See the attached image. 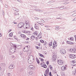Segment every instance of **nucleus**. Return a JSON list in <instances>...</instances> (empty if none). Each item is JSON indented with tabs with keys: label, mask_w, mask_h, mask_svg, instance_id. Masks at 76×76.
I'll return each instance as SVG.
<instances>
[{
	"label": "nucleus",
	"mask_w": 76,
	"mask_h": 76,
	"mask_svg": "<svg viewBox=\"0 0 76 76\" xmlns=\"http://www.w3.org/2000/svg\"><path fill=\"white\" fill-rule=\"evenodd\" d=\"M49 75L50 76H52V75H51V72H50V73L49 74Z\"/></svg>",
	"instance_id": "36"
},
{
	"label": "nucleus",
	"mask_w": 76,
	"mask_h": 76,
	"mask_svg": "<svg viewBox=\"0 0 76 76\" xmlns=\"http://www.w3.org/2000/svg\"><path fill=\"white\" fill-rule=\"evenodd\" d=\"M73 3H76V0H73Z\"/></svg>",
	"instance_id": "45"
},
{
	"label": "nucleus",
	"mask_w": 76,
	"mask_h": 76,
	"mask_svg": "<svg viewBox=\"0 0 76 76\" xmlns=\"http://www.w3.org/2000/svg\"><path fill=\"white\" fill-rule=\"evenodd\" d=\"M39 56H40V57H44V56L43 55H42V54H41L40 53H39Z\"/></svg>",
	"instance_id": "20"
},
{
	"label": "nucleus",
	"mask_w": 76,
	"mask_h": 76,
	"mask_svg": "<svg viewBox=\"0 0 76 76\" xmlns=\"http://www.w3.org/2000/svg\"><path fill=\"white\" fill-rule=\"evenodd\" d=\"M73 50H74V49H69L70 51H71V52L73 51Z\"/></svg>",
	"instance_id": "31"
},
{
	"label": "nucleus",
	"mask_w": 76,
	"mask_h": 76,
	"mask_svg": "<svg viewBox=\"0 0 76 76\" xmlns=\"http://www.w3.org/2000/svg\"><path fill=\"white\" fill-rule=\"evenodd\" d=\"M49 72V68H48L45 71V74L46 75H47L48 74Z\"/></svg>",
	"instance_id": "6"
},
{
	"label": "nucleus",
	"mask_w": 76,
	"mask_h": 76,
	"mask_svg": "<svg viewBox=\"0 0 76 76\" xmlns=\"http://www.w3.org/2000/svg\"><path fill=\"white\" fill-rule=\"evenodd\" d=\"M41 25V26H43V25H44V24L42 23L40 24Z\"/></svg>",
	"instance_id": "55"
},
{
	"label": "nucleus",
	"mask_w": 76,
	"mask_h": 76,
	"mask_svg": "<svg viewBox=\"0 0 76 76\" xmlns=\"http://www.w3.org/2000/svg\"><path fill=\"white\" fill-rule=\"evenodd\" d=\"M60 63V64H60V65H62V64H63V61L61 60Z\"/></svg>",
	"instance_id": "26"
},
{
	"label": "nucleus",
	"mask_w": 76,
	"mask_h": 76,
	"mask_svg": "<svg viewBox=\"0 0 76 76\" xmlns=\"http://www.w3.org/2000/svg\"><path fill=\"white\" fill-rule=\"evenodd\" d=\"M59 26H56L55 29L57 31H58V30H59L60 29V28H59Z\"/></svg>",
	"instance_id": "13"
},
{
	"label": "nucleus",
	"mask_w": 76,
	"mask_h": 76,
	"mask_svg": "<svg viewBox=\"0 0 76 76\" xmlns=\"http://www.w3.org/2000/svg\"><path fill=\"white\" fill-rule=\"evenodd\" d=\"M26 51V50H27V48L26 47L24 48L23 49V51H24V52H26V51H27H27Z\"/></svg>",
	"instance_id": "16"
},
{
	"label": "nucleus",
	"mask_w": 76,
	"mask_h": 76,
	"mask_svg": "<svg viewBox=\"0 0 76 76\" xmlns=\"http://www.w3.org/2000/svg\"><path fill=\"white\" fill-rule=\"evenodd\" d=\"M35 19H37V20H39V18L37 17H35Z\"/></svg>",
	"instance_id": "40"
},
{
	"label": "nucleus",
	"mask_w": 76,
	"mask_h": 76,
	"mask_svg": "<svg viewBox=\"0 0 76 76\" xmlns=\"http://www.w3.org/2000/svg\"><path fill=\"white\" fill-rule=\"evenodd\" d=\"M31 29V30H32V31H34V28L33 27H32Z\"/></svg>",
	"instance_id": "49"
},
{
	"label": "nucleus",
	"mask_w": 76,
	"mask_h": 76,
	"mask_svg": "<svg viewBox=\"0 0 76 76\" xmlns=\"http://www.w3.org/2000/svg\"><path fill=\"white\" fill-rule=\"evenodd\" d=\"M34 62V57L32 55H30L28 58V62L29 64H32Z\"/></svg>",
	"instance_id": "1"
},
{
	"label": "nucleus",
	"mask_w": 76,
	"mask_h": 76,
	"mask_svg": "<svg viewBox=\"0 0 76 76\" xmlns=\"http://www.w3.org/2000/svg\"><path fill=\"white\" fill-rule=\"evenodd\" d=\"M14 47L16 48V45H14Z\"/></svg>",
	"instance_id": "56"
},
{
	"label": "nucleus",
	"mask_w": 76,
	"mask_h": 76,
	"mask_svg": "<svg viewBox=\"0 0 76 76\" xmlns=\"http://www.w3.org/2000/svg\"><path fill=\"white\" fill-rule=\"evenodd\" d=\"M53 48H54L57 47V44H55L54 42L53 43Z\"/></svg>",
	"instance_id": "12"
},
{
	"label": "nucleus",
	"mask_w": 76,
	"mask_h": 76,
	"mask_svg": "<svg viewBox=\"0 0 76 76\" xmlns=\"http://www.w3.org/2000/svg\"><path fill=\"white\" fill-rule=\"evenodd\" d=\"M45 27H46V28H50V26H45Z\"/></svg>",
	"instance_id": "38"
},
{
	"label": "nucleus",
	"mask_w": 76,
	"mask_h": 76,
	"mask_svg": "<svg viewBox=\"0 0 76 76\" xmlns=\"http://www.w3.org/2000/svg\"><path fill=\"white\" fill-rule=\"evenodd\" d=\"M27 26H28V25H26V26L24 25V26H23V28L24 29H27L28 28V27H27Z\"/></svg>",
	"instance_id": "14"
},
{
	"label": "nucleus",
	"mask_w": 76,
	"mask_h": 76,
	"mask_svg": "<svg viewBox=\"0 0 76 76\" xmlns=\"http://www.w3.org/2000/svg\"><path fill=\"white\" fill-rule=\"evenodd\" d=\"M20 37L22 38H26V36L24 34H21Z\"/></svg>",
	"instance_id": "10"
},
{
	"label": "nucleus",
	"mask_w": 76,
	"mask_h": 76,
	"mask_svg": "<svg viewBox=\"0 0 76 76\" xmlns=\"http://www.w3.org/2000/svg\"><path fill=\"white\" fill-rule=\"evenodd\" d=\"M26 44H29V42L27 41L26 42Z\"/></svg>",
	"instance_id": "50"
},
{
	"label": "nucleus",
	"mask_w": 76,
	"mask_h": 76,
	"mask_svg": "<svg viewBox=\"0 0 76 76\" xmlns=\"http://www.w3.org/2000/svg\"><path fill=\"white\" fill-rule=\"evenodd\" d=\"M15 15H19V13L18 12H16L15 13Z\"/></svg>",
	"instance_id": "42"
},
{
	"label": "nucleus",
	"mask_w": 76,
	"mask_h": 76,
	"mask_svg": "<svg viewBox=\"0 0 76 76\" xmlns=\"http://www.w3.org/2000/svg\"><path fill=\"white\" fill-rule=\"evenodd\" d=\"M46 63L47 64V65L49 64V62L48 61H47Z\"/></svg>",
	"instance_id": "44"
},
{
	"label": "nucleus",
	"mask_w": 76,
	"mask_h": 76,
	"mask_svg": "<svg viewBox=\"0 0 76 76\" xmlns=\"http://www.w3.org/2000/svg\"><path fill=\"white\" fill-rule=\"evenodd\" d=\"M40 65H41V66L42 67H44V68H45V69H46V68H47V65L45 64L42 65V63H41Z\"/></svg>",
	"instance_id": "9"
},
{
	"label": "nucleus",
	"mask_w": 76,
	"mask_h": 76,
	"mask_svg": "<svg viewBox=\"0 0 76 76\" xmlns=\"http://www.w3.org/2000/svg\"><path fill=\"white\" fill-rule=\"evenodd\" d=\"M68 4V3H67L66 2H64V4Z\"/></svg>",
	"instance_id": "61"
},
{
	"label": "nucleus",
	"mask_w": 76,
	"mask_h": 76,
	"mask_svg": "<svg viewBox=\"0 0 76 76\" xmlns=\"http://www.w3.org/2000/svg\"><path fill=\"white\" fill-rule=\"evenodd\" d=\"M72 42H70L69 44H72Z\"/></svg>",
	"instance_id": "64"
},
{
	"label": "nucleus",
	"mask_w": 76,
	"mask_h": 76,
	"mask_svg": "<svg viewBox=\"0 0 76 76\" xmlns=\"http://www.w3.org/2000/svg\"><path fill=\"white\" fill-rule=\"evenodd\" d=\"M25 23L26 25H28V24L29 23V21L26 20L25 21Z\"/></svg>",
	"instance_id": "15"
},
{
	"label": "nucleus",
	"mask_w": 76,
	"mask_h": 76,
	"mask_svg": "<svg viewBox=\"0 0 76 76\" xmlns=\"http://www.w3.org/2000/svg\"><path fill=\"white\" fill-rule=\"evenodd\" d=\"M35 36H32L31 37V38L32 39H35Z\"/></svg>",
	"instance_id": "18"
},
{
	"label": "nucleus",
	"mask_w": 76,
	"mask_h": 76,
	"mask_svg": "<svg viewBox=\"0 0 76 76\" xmlns=\"http://www.w3.org/2000/svg\"><path fill=\"white\" fill-rule=\"evenodd\" d=\"M70 39L71 41H73L74 38H73L72 37H71L70 38Z\"/></svg>",
	"instance_id": "27"
},
{
	"label": "nucleus",
	"mask_w": 76,
	"mask_h": 76,
	"mask_svg": "<svg viewBox=\"0 0 76 76\" xmlns=\"http://www.w3.org/2000/svg\"><path fill=\"white\" fill-rule=\"evenodd\" d=\"M73 56V55H72V54H71V55L69 56V57L70 58H71Z\"/></svg>",
	"instance_id": "41"
},
{
	"label": "nucleus",
	"mask_w": 76,
	"mask_h": 76,
	"mask_svg": "<svg viewBox=\"0 0 76 76\" xmlns=\"http://www.w3.org/2000/svg\"><path fill=\"white\" fill-rule=\"evenodd\" d=\"M22 52H21V53L20 52L19 53V54H20V55H22Z\"/></svg>",
	"instance_id": "48"
},
{
	"label": "nucleus",
	"mask_w": 76,
	"mask_h": 76,
	"mask_svg": "<svg viewBox=\"0 0 76 76\" xmlns=\"http://www.w3.org/2000/svg\"><path fill=\"white\" fill-rule=\"evenodd\" d=\"M61 70H65L66 69H66V67L65 66H63L62 67Z\"/></svg>",
	"instance_id": "19"
},
{
	"label": "nucleus",
	"mask_w": 76,
	"mask_h": 76,
	"mask_svg": "<svg viewBox=\"0 0 76 76\" xmlns=\"http://www.w3.org/2000/svg\"><path fill=\"white\" fill-rule=\"evenodd\" d=\"M34 33L35 35H36V36H37L38 35V33L37 31H35Z\"/></svg>",
	"instance_id": "25"
},
{
	"label": "nucleus",
	"mask_w": 76,
	"mask_h": 76,
	"mask_svg": "<svg viewBox=\"0 0 76 76\" xmlns=\"http://www.w3.org/2000/svg\"><path fill=\"white\" fill-rule=\"evenodd\" d=\"M29 74L30 75H32V74H33V72L31 71H30L29 72Z\"/></svg>",
	"instance_id": "29"
},
{
	"label": "nucleus",
	"mask_w": 76,
	"mask_h": 76,
	"mask_svg": "<svg viewBox=\"0 0 76 76\" xmlns=\"http://www.w3.org/2000/svg\"><path fill=\"white\" fill-rule=\"evenodd\" d=\"M29 38L27 37L26 39V40H27V41L29 40Z\"/></svg>",
	"instance_id": "47"
},
{
	"label": "nucleus",
	"mask_w": 76,
	"mask_h": 76,
	"mask_svg": "<svg viewBox=\"0 0 76 76\" xmlns=\"http://www.w3.org/2000/svg\"><path fill=\"white\" fill-rule=\"evenodd\" d=\"M9 36L10 37H12L13 36V33H11L9 34Z\"/></svg>",
	"instance_id": "22"
},
{
	"label": "nucleus",
	"mask_w": 76,
	"mask_h": 76,
	"mask_svg": "<svg viewBox=\"0 0 76 76\" xmlns=\"http://www.w3.org/2000/svg\"><path fill=\"white\" fill-rule=\"evenodd\" d=\"M62 44H64V42H63Z\"/></svg>",
	"instance_id": "58"
},
{
	"label": "nucleus",
	"mask_w": 76,
	"mask_h": 76,
	"mask_svg": "<svg viewBox=\"0 0 76 76\" xmlns=\"http://www.w3.org/2000/svg\"><path fill=\"white\" fill-rule=\"evenodd\" d=\"M55 44H57V41H55V42H54Z\"/></svg>",
	"instance_id": "62"
},
{
	"label": "nucleus",
	"mask_w": 76,
	"mask_h": 76,
	"mask_svg": "<svg viewBox=\"0 0 76 76\" xmlns=\"http://www.w3.org/2000/svg\"><path fill=\"white\" fill-rule=\"evenodd\" d=\"M71 58L72 59L75 58V57H74L73 56H72V57Z\"/></svg>",
	"instance_id": "59"
},
{
	"label": "nucleus",
	"mask_w": 76,
	"mask_h": 76,
	"mask_svg": "<svg viewBox=\"0 0 76 76\" xmlns=\"http://www.w3.org/2000/svg\"><path fill=\"white\" fill-rule=\"evenodd\" d=\"M34 28L36 29H38L39 28V25L38 24H36L35 25Z\"/></svg>",
	"instance_id": "8"
},
{
	"label": "nucleus",
	"mask_w": 76,
	"mask_h": 76,
	"mask_svg": "<svg viewBox=\"0 0 76 76\" xmlns=\"http://www.w3.org/2000/svg\"><path fill=\"white\" fill-rule=\"evenodd\" d=\"M41 22H43V23L45 22V21H44L43 20H41Z\"/></svg>",
	"instance_id": "43"
},
{
	"label": "nucleus",
	"mask_w": 76,
	"mask_h": 76,
	"mask_svg": "<svg viewBox=\"0 0 76 76\" xmlns=\"http://www.w3.org/2000/svg\"><path fill=\"white\" fill-rule=\"evenodd\" d=\"M16 48H13V47H11L10 49V52L11 53H14L16 52Z\"/></svg>",
	"instance_id": "2"
},
{
	"label": "nucleus",
	"mask_w": 76,
	"mask_h": 76,
	"mask_svg": "<svg viewBox=\"0 0 76 76\" xmlns=\"http://www.w3.org/2000/svg\"><path fill=\"white\" fill-rule=\"evenodd\" d=\"M36 10V11H39V12H40V10H39L37 9V10Z\"/></svg>",
	"instance_id": "54"
},
{
	"label": "nucleus",
	"mask_w": 76,
	"mask_h": 76,
	"mask_svg": "<svg viewBox=\"0 0 76 76\" xmlns=\"http://www.w3.org/2000/svg\"><path fill=\"white\" fill-rule=\"evenodd\" d=\"M46 30H50V29H49V28H46Z\"/></svg>",
	"instance_id": "63"
},
{
	"label": "nucleus",
	"mask_w": 76,
	"mask_h": 76,
	"mask_svg": "<svg viewBox=\"0 0 76 76\" xmlns=\"http://www.w3.org/2000/svg\"><path fill=\"white\" fill-rule=\"evenodd\" d=\"M9 69H14L15 67V66H14V65L13 64H11L9 66Z\"/></svg>",
	"instance_id": "5"
},
{
	"label": "nucleus",
	"mask_w": 76,
	"mask_h": 76,
	"mask_svg": "<svg viewBox=\"0 0 76 76\" xmlns=\"http://www.w3.org/2000/svg\"><path fill=\"white\" fill-rule=\"evenodd\" d=\"M75 61L74 62V61H72V62L73 63H75Z\"/></svg>",
	"instance_id": "60"
},
{
	"label": "nucleus",
	"mask_w": 76,
	"mask_h": 76,
	"mask_svg": "<svg viewBox=\"0 0 76 76\" xmlns=\"http://www.w3.org/2000/svg\"><path fill=\"white\" fill-rule=\"evenodd\" d=\"M61 61V60H58V63L59 64H60V62Z\"/></svg>",
	"instance_id": "21"
},
{
	"label": "nucleus",
	"mask_w": 76,
	"mask_h": 76,
	"mask_svg": "<svg viewBox=\"0 0 76 76\" xmlns=\"http://www.w3.org/2000/svg\"><path fill=\"white\" fill-rule=\"evenodd\" d=\"M60 53L62 54H66V51L62 49L60 51Z\"/></svg>",
	"instance_id": "7"
},
{
	"label": "nucleus",
	"mask_w": 76,
	"mask_h": 76,
	"mask_svg": "<svg viewBox=\"0 0 76 76\" xmlns=\"http://www.w3.org/2000/svg\"><path fill=\"white\" fill-rule=\"evenodd\" d=\"M50 69H52V66H51V65H50Z\"/></svg>",
	"instance_id": "51"
},
{
	"label": "nucleus",
	"mask_w": 76,
	"mask_h": 76,
	"mask_svg": "<svg viewBox=\"0 0 76 76\" xmlns=\"http://www.w3.org/2000/svg\"><path fill=\"white\" fill-rule=\"evenodd\" d=\"M36 48H37V49H38L39 48V47H38L37 46H36Z\"/></svg>",
	"instance_id": "57"
},
{
	"label": "nucleus",
	"mask_w": 76,
	"mask_h": 76,
	"mask_svg": "<svg viewBox=\"0 0 76 76\" xmlns=\"http://www.w3.org/2000/svg\"><path fill=\"white\" fill-rule=\"evenodd\" d=\"M64 8H63V7H61L60 8V10H62L63 9H64Z\"/></svg>",
	"instance_id": "39"
},
{
	"label": "nucleus",
	"mask_w": 76,
	"mask_h": 76,
	"mask_svg": "<svg viewBox=\"0 0 76 76\" xmlns=\"http://www.w3.org/2000/svg\"><path fill=\"white\" fill-rule=\"evenodd\" d=\"M5 7H6V8H7V5H5Z\"/></svg>",
	"instance_id": "52"
},
{
	"label": "nucleus",
	"mask_w": 76,
	"mask_h": 76,
	"mask_svg": "<svg viewBox=\"0 0 76 76\" xmlns=\"http://www.w3.org/2000/svg\"><path fill=\"white\" fill-rule=\"evenodd\" d=\"M8 76H10V75H11V74H10V73H8Z\"/></svg>",
	"instance_id": "53"
},
{
	"label": "nucleus",
	"mask_w": 76,
	"mask_h": 76,
	"mask_svg": "<svg viewBox=\"0 0 76 76\" xmlns=\"http://www.w3.org/2000/svg\"><path fill=\"white\" fill-rule=\"evenodd\" d=\"M36 61L38 64H40V62L39 61V59L37 58H36Z\"/></svg>",
	"instance_id": "11"
},
{
	"label": "nucleus",
	"mask_w": 76,
	"mask_h": 76,
	"mask_svg": "<svg viewBox=\"0 0 76 76\" xmlns=\"http://www.w3.org/2000/svg\"><path fill=\"white\" fill-rule=\"evenodd\" d=\"M52 44H53V42H51L49 44H48V45L50 47H51V46H52Z\"/></svg>",
	"instance_id": "17"
},
{
	"label": "nucleus",
	"mask_w": 76,
	"mask_h": 76,
	"mask_svg": "<svg viewBox=\"0 0 76 76\" xmlns=\"http://www.w3.org/2000/svg\"><path fill=\"white\" fill-rule=\"evenodd\" d=\"M72 16H76V13H74V14H73L72 15Z\"/></svg>",
	"instance_id": "33"
},
{
	"label": "nucleus",
	"mask_w": 76,
	"mask_h": 76,
	"mask_svg": "<svg viewBox=\"0 0 76 76\" xmlns=\"http://www.w3.org/2000/svg\"><path fill=\"white\" fill-rule=\"evenodd\" d=\"M2 14L3 16H4V11L3 10H2Z\"/></svg>",
	"instance_id": "23"
},
{
	"label": "nucleus",
	"mask_w": 76,
	"mask_h": 76,
	"mask_svg": "<svg viewBox=\"0 0 76 76\" xmlns=\"http://www.w3.org/2000/svg\"><path fill=\"white\" fill-rule=\"evenodd\" d=\"M74 52H76V48L74 49Z\"/></svg>",
	"instance_id": "46"
},
{
	"label": "nucleus",
	"mask_w": 76,
	"mask_h": 76,
	"mask_svg": "<svg viewBox=\"0 0 76 76\" xmlns=\"http://www.w3.org/2000/svg\"><path fill=\"white\" fill-rule=\"evenodd\" d=\"M1 66H6V64L4 63H2L1 64Z\"/></svg>",
	"instance_id": "35"
},
{
	"label": "nucleus",
	"mask_w": 76,
	"mask_h": 76,
	"mask_svg": "<svg viewBox=\"0 0 76 76\" xmlns=\"http://www.w3.org/2000/svg\"><path fill=\"white\" fill-rule=\"evenodd\" d=\"M29 67L30 69H33V67H32L31 66H29Z\"/></svg>",
	"instance_id": "30"
},
{
	"label": "nucleus",
	"mask_w": 76,
	"mask_h": 76,
	"mask_svg": "<svg viewBox=\"0 0 76 76\" xmlns=\"http://www.w3.org/2000/svg\"><path fill=\"white\" fill-rule=\"evenodd\" d=\"M29 50V48H27V50H24V51H27V52H28V50Z\"/></svg>",
	"instance_id": "32"
},
{
	"label": "nucleus",
	"mask_w": 76,
	"mask_h": 76,
	"mask_svg": "<svg viewBox=\"0 0 76 76\" xmlns=\"http://www.w3.org/2000/svg\"><path fill=\"white\" fill-rule=\"evenodd\" d=\"M40 41L41 43H44V40H40Z\"/></svg>",
	"instance_id": "28"
},
{
	"label": "nucleus",
	"mask_w": 76,
	"mask_h": 76,
	"mask_svg": "<svg viewBox=\"0 0 76 76\" xmlns=\"http://www.w3.org/2000/svg\"><path fill=\"white\" fill-rule=\"evenodd\" d=\"M56 59H57V56L56 55L53 56L52 58V61H56Z\"/></svg>",
	"instance_id": "4"
},
{
	"label": "nucleus",
	"mask_w": 76,
	"mask_h": 76,
	"mask_svg": "<svg viewBox=\"0 0 76 76\" xmlns=\"http://www.w3.org/2000/svg\"><path fill=\"white\" fill-rule=\"evenodd\" d=\"M24 23L23 22L20 23L18 25V27L19 28H22V27L24 26Z\"/></svg>",
	"instance_id": "3"
},
{
	"label": "nucleus",
	"mask_w": 76,
	"mask_h": 76,
	"mask_svg": "<svg viewBox=\"0 0 76 76\" xmlns=\"http://www.w3.org/2000/svg\"><path fill=\"white\" fill-rule=\"evenodd\" d=\"M44 43H45L43 44V45H46V44H47V42H44Z\"/></svg>",
	"instance_id": "37"
},
{
	"label": "nucleus",
	"mask_w": 76,
	"mask_h": 76,
	"mask_svg": "<svg viewBox=\"0 0 76 76\" xmlns=\"http://www.w3.org/2000/svg\"><path fill=\"white\" fill-rule=\"evenodd\" d=\"M39 59H40V60L41 61H42V62L44 61V60L43 58H39Z\"/></svg>",
	"instance_id": "24"
},
{
	"label": "nucleus",
	"mask_w": 76,
	"mask_h": 76,
	"mask_svg": "<svg viewBox=\"0 0 76 76\" xmlns=\"http://www.w3.org/2000/svg\"><path fill=\"white\" fill-rule=\"evenodd\" d=\"M70 42L69 41H66V43L68 44H70Z\"/></svg>",
	"instance_id": "34"
}]
</instances>
